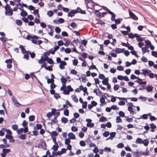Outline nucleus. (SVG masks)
<instances>
[{"instance_id":"6e6552de","label":"nucleus","mask_w":157,"mask_h":157,"mask_svg":"<svg viewBox=\"0 0 157 157\" xmlns=\"http://www.w3.org/2000/svg\"><path fill=\"white\" fill-rule=\"evenodd\" d=\"M12 100L14 105L16 107H18L21 105L17 101V99L14 96L12 97Z\"/></svg>"},{"instance_id":"f03ea898","label":"nucleus","mask_w":157,"mask_h":157,"mask_svg":"<svg viewBox=\"0 0 157 157\" xmlns=\"http://www.w3.org/2000/svg\"><path fill=\"white\" fill-rule=\"evenodd\" d=\"M5 9L6 10L5 13L6 15L9 16L12 15L13 13V10L9 5H6L5 7Z\"/></svg>"},{"instance_id":"0e129e2a","label":"nucleus","mask_w":157,"mask_h":157,"mask_svg":"<svg viewBox=\"0 0 157 157\" xmlns=\"http://www.w3.org/2000/svg\"><path fill=\"white\" fill-rule=\"evenodd\" d=\"M60 79L63 84H65L67 81V79L65 78H61Z\"/></svg>"},{"instance_id":"8fccbe9b","label":"nucleus","mask_w":157,"mask_h":157,"mask_svg":"<svg viewBox=\"0 0 157 157\" xmlns=\"http://www.w3.org/2000/svg\"><path fill=\"white\" fill-rule=\"evenodd\" d=\"M116 98H117V97L112 96L111 98V101L113 102H115L116 100Z\"/></svg>"},{"instance_id":"a18cd8bd","label":"nucleus","mask_w":157,"mask_h":157,"mask_svg":"<svg viewBox=\"0 0 157 157\" xmlns=\"http://www.w3.org/2000/svg\"><path fill=\"white\" fill-rule=\"evenodd\" d=\"M148 141L147 139H145L143 140V143L142 144H143L145 146H147L148 145Z\"/></svg>"},{"instance_id":"13d9d810","label":"nucleus","mask_w":157,"mask_h":157,"mask_svg":"<svg viewBox=\"0 0 157 157\" xmlns=\"http://www.w3.org/2000/svg\"><path fill=\"white\" fill-rule=\"evenodd\" d=\"M64 114L66 116H68L69 115V110L67 109L65 110L63 112Z\"/></svg>"},{"instance_id":"4c0bfd02","label":"nucleus","mask_w":157,"mask_h":157,"mask_svg":"<svg viewBox=\"0 0 157 157\" xmlns=\"http://www.w3.org/2000/svg\"><path fill=\"white\" fill-rule=\"evenodd\" d=\"M53 13L52 10L48 11L47 12V15L49 17H51L53 15Z\"/></svg>"},{"instance_id":"de8ad7c7","label":"nucleus","mask_w":157,"mask_h":157,"mask_svg":"<svg viewBox=\"0 0 157 157\" xmlns=\"http://www.w3.org/2000/svg\"><path fill=\"white\" fill-rule=\"evenodd\" d=\"M106 118L104 117H102L100 118L99 121L101 122H103L106 121Z\"/></svg>"},{"instance_id":"58836bf2","label":"nucleus","mask_w":157,"mask_h":157,"mask_svg":"<svg viewBox=\"0 0 157 157\" xmlns=\"http://www.w3.org/2000/svg\"><path fill=\"white\" fill-rule=\"evenodd\" d=\"M70 25L73 28H76L77 27V25L75 22H73L71 23Z\"/></svg>"},{"instance_id":"9d476101","label":"nucleus","mask_w":157,"mask_h":157,"mask_svg":"<svg viewBox=\"0 0 157 157\" xmlns=\"http://www.w3.org/2000/svg\"><path fill=\"white\" fill-rule=\"evenodd\" d=\"M6 138L9 140V141L10 142H14V140L13 138V137L11 135H6L5 136Z\"/></svg>"},{"instance_id":"a19ab883","label":"nucleus","mask_w":157,"mask_h":157,"mask_svg":"<svg viewBox=\"0 0 157 157\" xmlns=\"http://www.w3.org/2000/svg\"><path fill=\"white\" fill-rule=\"evenodd\" d=\"M119 88V85L118 84H115L113 86V89L114 90H117Z\"/></svg>"},{"instance_id":"7ed1b4c3","label":"nucleus","mask_w":157,"mask_h":157,"mask_svg":"<svg viewBox=\"0 0 157 157\" xmlns=\"http://www.w3.org/2000/svg\"><path fill=\"white\" fill-rule=\"evenodd\" d=\"M20 48L21 49L22 53L24 54V58L28 59L29 58V52L26 51L24 48V47L22 45H20Z\"/></svg>"},{"instance_id":"dca6fc26","label":"nucleus","mask_w":157,"mask_h":157,"mask_svg":"<svg viewBox=\"0 0 157 157\" xmlns=\"http://www.w3.org/2000/svg\"><path fill=\"white\" fill-rule=\"evenodd\" d=\"M124 49L117 48L113 51L117 53H119L122 52Z\"/></svg>"},{"instance_id":"2f4dec72","label":"nucleus","mask_w":157,"mask_h":157,"mask_svg":"<svg viewBox=\"0 0 157 157\" xmlns=\"http://www.w3.org/2000/svg\"><path fill=\"white\" fill-rule=\"evenodd\" d=\"M147 115L146 114H144L140 116V117L138 119H147Z\"/></svg>"},{"instance_id":"f3484780","label":"nucleus","mask_w":157,"mask_h":157,"mask_svg":"<svg viewBox=\"0 0 157 157\" xmlns=\"http://www.w3.org/2000/svg\"><path fill=\"white\" fill-rule=\"evenodd\" d=\"M109 13L111 15V20L113 21H114L115 20L116 15L110 10L109 11Z\"/></svg>"},{"instance_id":"423d86ee","label":"nucleus","mask_w":157,"mask_h":157,"mask_svg":"<svg viewBox=\"0 0 157 157\" xmlns=\"http://www.w3.org/2000/svg\"><path fill=\"white\" fill-rule=\"evenodd\" d=\"M10 151V150L9 149H3L2 152L1 154L2 157H5L6 154L9 153Z\"/></svg>"},{"instance_id":"c03bdc74","label":"nucleus","mask_w":157,"mask_h":157,"mask_svg":"<svg viewBox=\"0 0 157 157\" xmlns=\"http://www.w3.org/2000/svg\"><path fill=\"white\" fill-rule=\"evenodd\" d=\"M35 118V116L34 115L30 116L29 117V119L30 121H33Z\"/></svg>"},{"instance_id":"4d7b16f0","label":"nucleus","mask_w":157,"mask_h":157,"mask_svg":"<svg viewBox=\"0 0 157 157\" xmlns=\"http://www.w3.org/2000/svg\"><path fill=\"white\" fill-rule=\"evenodd\" d=\"M128 36L129 38L133 39L134 37H135V34H133L131 33L128 34Z\"/></svg>"},{"instance_id":"603ef678","label":"nucleus","mask_w":157,"mask_h":157,"mask_svg":"<svg viewBox=\"0 0 157 157\" xmlns=\"http://www.w3.org/2000/svg\"><path fill=\"white\" fill-rule=\"evenodd\" d=\"M78 63V62L77 59H75L73 61V64L74 66H77Z\"/></svg>"},{"instance_id":"39448f33","label":"nucleus","mask_w":157,"mask_h":157,"mask_svg":"<svg viewBox=\"0 0 157 157\" xmlns=\"http://www.w3.org/2000/svg\"><path fill=\"white\" fill-rule=\"evenodd\" d=\"M51 136L54 144H56V137L58 135V133L55 131H53L50 134Z\"/></svg>"},{"instance_id":"bb28decb","label":"nucleus","mask_w":157,"mask_h":157,"mask_svg":"<svg viewBox=\"0 0 157 157\" xmlns=\"http://www.w3.org/2000/svg\"><path fill=\"white\" fill-rule=\"evenodd\" d=\"M20 15L22 17H25L27 15V13L25 11L23 10L21 11Z\"/></svg>"},{"instance_id":"4be33fe9","label":"nucleus","mask_w":157,"mask_h":157,"mask_svg":"<svg viewBox=\"0 0 157 157\" xmlns=\"http://www.w3.org/2000/svg\"><path fill=\"white\" fill-rule=\"evenodd\" d=\"M81 90H82L85 93H86L87 94V95H88V93L87 91V89L86 87H84L82 86H81Z\"/></svg>"},{"instance_id":"cd10ccee","label":"nucleus","mask_w":157,"mask_h":157,"mask_svg":"<svg viewBox=\"0 0 157 157\" xmlns=\"http://www.w3.org/2000/svg\"><path fill=\"white\" fill-rule=\"evenodd\" d=\"M58 145L57 142H56V144H55V145L53 146L52 149L54 151H56L58 149Z\"/></svg>"},{"instance_id":"72a5a7b5","label":"nucleus","mask_w":157,"mask_h":157,"mask_svg":"<svg viewBox=\"0 0 157 157\" xmlns=\"http://www.w3.org/2000/svg\"><path fill=\"white\" fill-rule=\"evenodd\" d=\"M18 126L17 124H13L12 126V128L14 130H17L18 128Z\"/></svg>"},{"instance_id":"49530a36","label":"nucleus","mask_w":157,"mask_h":157,"mask_svg":"<svg viewBox=\"0 0 157 157\" xmlns=\"http://www.w3.org/2000/svg\"><path fill=\"white\" fill-rule=\"evenodd\" d=\"M118 148H122L124 147V145L123 143H120L118 144L117 146Z\"/></svg>"},{"instance_id":"6e6d98bb","label":"nucleus","mask_w":157,"mask_h":157,"mask_svg":"<svg viewBox=\"0 0 157 157\" xmlns=\"http://www.w3.org/2000/svg\"><path fill=\"white\" fill-rule=\"evenodd\" d=\"M79 144L80 146L82 147H84L86 145L85 142L83 140L81 141L80 142Z\"/></svg>"},{"instance_id":"a211bd4d","label":"nucleus","mask_w":157,"mask_h":157,"mask_svg":"<svg viewBox=\"0 0 157 157\" xmlns=\"http://www.w3.org/2000/svg\"><path fill=\"white\" fill-rule=\"evenodd\" d=\"M109 79L108 78H106L104 79H103L102 81V83L105 85H108V84Z\"/></svg>"},{"instance_id":"e2e57ef3","label":"nucleus","mask_w":157,"mask_h":157,"mask_svg":"<svg viewBox=\"0 0 157 157\" xmlns=\"http://www.w3.org/2000/svg\"><path fill=\"white\" fill-rule=\"evenodd\" d=\"M71 130L73 132H76L78 131V128L75 126H72L71 128Z\"/></svg>"},{"instance_id":"2eb2a0df","label":"nucleus","mask_w":157,"mask_h":157,"mask_svg":"<svg viewBox=\"0 0 157 157\" xmlns=\"http://www.w3.org/2000/svg\"><path fill=\"white\" fill-rule=\"evenodd\" d=\"M77 13L76 11L75 10H73L71 11L70 13H68L67 14L68 17H71L74 16L75 14Z\"/></svg>"},{"instance_id":"09e8293b","label":"nucleus","mask_w":157,"mask_h":157,"mask_svg":"<svg viewBox=\"0 0 157 157\" xmlns=\"http://www.w3.org/2000/svg\"><path fill=\"white\" fill-rule=\"evenodd\" d=\"M66 86L65 84H63L62 86L60 88V90L61 91H63L66 89Z\"/></svg>"},{"instance_id":"ddd939ff","label":"nucleus","mask_w":157,"mask_h":157,"mask_svg":"<svg viewBox=\"0 0 157 157\" xmlns=\"http://www.w3.org/2000/svg\"><path fill=\"white\" fill-rule=\"evenodd\" d=\"M39 146L41 147L44 150L47 149L46 144L45 143L44 141L41 142Z\"/></svg>"},{"instance_id":"4468645a","label":"nucleus","mask_w":157,"mask_h":157,"mask_svg":"<svg viewBox=\"0 0 157 157\" xmlns=\"http://www.w3.org/2000/svg\"><path fill=\"white\" fill-rule=\"evenodd\" d=\"M68 138L70 139L75 140L76 139L75 135L72 132H70L68 134Z\"/></svg>"},{"instance_id":"20e7f679","label":"nucleus","mask_w":157,"mask_h":157,"mask_svg":"<svg viewBox=\"0 0 157 157\" xmlns=\"http://www.w3.org/2000/svg\"><path fill=\"white\" fill-rule=\"evenodd\" d=\"M127 105L128 110L130 112V113L133 114L134 112L133 110V107H135V106L133 105V104L132 102L127 103Z\"/></svg>"},{"instance_id":"6ab92c4d","label":"nucleus","mask_w":157,"mask_h":157,"mask_svg":"<svg viewBox=\"0 0 157 157\" xmlns=\"http://www.w3.org/2000/svg\"><path fill=\"white\" fill-rule=\"evenodd\" d=\"M153 88V87L151 86H148L146 88V89L147 92H150L152 90Z\"/></svg>"},{"instance_id":"f704fd0d","label":"nucleus","mask_w":157,"mask_h":157,"mask_svg":"<svg viewBox=\"0 0 157 157\" xmlns=\"http://www.w3.org/2000/svg\"><path fill=\"white\" fill-rule=\"evenodd\" d=\"M117 69L118 71H123L124 69L123 67L121 66H117Z\"/></svg>"},{"instance_id":"774afa93","label":"nucleus","mask_w":157,"mask_h":157,"mask_svg":"<svg viewBox=\"0 0 157 157\" xmlns=\"http://www.w3.org/2000/svg\"><path fill=\"white\" fill-rule=\"evenodd\" d=\"M27 124H28L27 122L25 120H24L23 121L22 124L23 127H27Z\"/></svg>"},{"instance_id":"c85d7f7f","label":"nucleus","mask_w":157,"mask_h":157,"mask_svg":"<svg viewBox=\"0 0 157 157\" xmlns=\"http://www.w3.org/2000/svg\"><path fill=\"white\" fill-rule=\"evenodd\" d=\"M26 135L23 134L19 136V138L21 140H25L26 138Z\"/></svg>"},{"instance_id":"a878e982","label":"nucleus","mask_w":157,"mask_h":157,"mask_svg":"<svg viewBox=\"0 0 157 157\" xmlns=\"http://www.w3.org/2000/svg\"><path fill=\"white\" fill-rule=\"evenodd\" d=\"M2 130H3L4 131L6 132L7 134H8V135H12V132H11V130H10L6 128H3Z\"/></svg>"},{"instance_id":"412c9836","label":"nucleus","mask_w":157,"mask_h":157,"mask_svg":"<svg viewBox=\"0 0 157 157\" xmlns=\"http://www.w3.org/2000/svg\"><path fill=\"white\" fill-rule=\"evenodd\" d=\"M71 98L72 100L75 102L77 103L78 101V100L75 95H72Z\"/></svg>"},{"instance_id":"052dcab7","label":"nucleus","mask_w":157,"mask_h":157,"mask_svg":"<svg viewBox=\"0 0 157 157\" xmlns=\"http://www.w3.org/2000/svg\"><path fill=\"white\" fill-rule=\"evenodd\" d=\"M82 107L83 109H86L87 106V102L85 101L82 103Z\"/></svg>"},{"instance_id":"c756f323","label":"nucleus","mask_w":157,"mask_h":157,"mask_svg":"<svg viewBox=\"0 0 157 157\" xmlns=\"http://www.w3.org/2000/svg\"><path fill=\"white\" fill-rule=\"evenodd\" d=\"M139 98L142 101L145 102L147 100V98L145 97H143L142 96H140Z\"/></svg>"},{"instance_id":"69168bd1","label":"nucleus","mask_w":157,"mask_h":157,"mask_svg":"<svg viewBox=\"0 0 157 157\" xmlns=\"http://www.w3.org/2000/svg\"><path fill=\"white\" fill-rule=\"evenodd\" d=\"M122 120L119 117H117L116 118V122L117 123H120L121 122Z\"/></svg>"},{"instance_id":"bf43d9fd","label":"nucleus","mask_w":157,"mask_h":157,"mask_svg":"<svg viewBox=\"0 0 157 157\" xmlns=\"http://www.w3.org/2000/svg\"><path fill=\"white\" fill-rule=\"evenodd\" d=\"M111 109L113 110H119V108L116 105H113L111 106Z\"/></svg>"},{"instance_id":"864d4df0","label":"nucleus","mask_w":157,"mask_h":157,"mask_svg":"<svg viewBox=\"0 0 157 157\" xmlns=\"http://www.w3.org/2000/svg\"><path fill=\"white\" fill-rule=\"evenodd\" d=\"M151 55L155 57H157V51H152L151 52Z\"/></svg>"},{"instance_id":"0eeeda50","label":"nucleus","mask_w":157,"mask_h":157,"mask_svg":"<svg viewBox=\"0 0 157 157\" xmlns=\"http://www.w3.org/2000/svg\"><path fill=\"white\" fill-rule=\"evenodd\" d=\"M86 121L87 122L86 124V126L88 127H93L94 126V124L91 123L92 120L90 119H87Z\"/></svg>"},{"instance_id":"473e14b6","label":"nucleus","mask_w":157,"mask_h":157,"mask_svg":"<svg viewBox=\"0 0 157 157\" xmlns=\"http://www.w3.org/2000/svg\"><path fill=\"white\" fill-rule=\"evenodd\" d=\"M52 66H48V67H47L46 66V65H45L44 66V67L46 70L50 71H52Z\"/></svg>"},{"instance_id":"f8f14e48","label":"nucleus","mask_w":157,"mask_h":157,"mask_svg":"<svg viewBox=\"0 0 157 157\" xmlns=\"http://www.w3.org/2000/svg\"><path fill=\"white\" fill-rule=\"evenodd\" d=\"M141 71L142 72H141V74L145 76H146V75H148L149 73L150 72H151L150 70L147 69H143Z\"/></svg>"},{"instance_id":"5701e85b","label":"nucleus","mask_w":157,"mask_h":157,"mask_svg":"<svg viewBox=\"0 0 157 157\" xmlns=\"http://www.w3.org/2000/svg\"><path fill=\"white\" fill-rule=\"evenodd\" d=\"M135 143L136 144H142L143 143V140H142V139H141V138H138L135 142Z\"/></svg>"},{"instance_id":"c9c22d12","label":"nucleus","mask_w":157,"mask_h":157,"mask_svg":"<svg viewBox=\"0 0 157 157\" xmlns=\"http://www.w3.org/2000/svg\"><path fill=\"white\" fill-rule=\"evenodd\" d=\"M61 121L62 122L64 123H66L68 121V119L67 118L63 117L61 118Z\"/></svg>"},{"instance_id":"7c9ffc66","label":"nucleus","mask_w":157,"mask_h":157,"mask_svg":"<svg viewBox=\"0 0 157 157\" xmlns=\"http://www.w3.org/2000/svg\"><path fill=\"white\" fill-rule=\"evenodd\" d=\"M125 101L123 100H121L118 103V104L120 106H123L125 105Z\"/></svg>"},{"instance_id":"3c124183","label":"nucleus","mask_w":157,"mask_h":157,"mask_svg":"<svg viewBox=\"0 0 157 157\" xmlns=\"http://www.w3.org/2000/svg\"><path fill=\"white\" fill-rule=\"evenodd\" d=\"M67 90H68V91L70 92H72L73 90V89L71 87V86H68L67 87Z\"/></svg>"},{"instance_id":"79ce46f5","label":"nucleus","mask_w":157,"mask_h":157,"mask_svg":"<svg viewBox=\"0 0 157 157\" xmlns=\"http://www.w3.org/2000/svg\"><path fill=\"white\" fill-rule=\"evenodd\" d=\"M71 142L70 139L68 138H67L65 140V145H67L69 144L70 142Z\"/></svg>"},{"instance_id":"5fc2aeb1","label":"nucleus","mask_w":157,"mask_h":157,"mask_svg":"<svg viewBox=\"0 0 157 157\" xmlns=\"http://www.w3.org/2000/svg\"><path fill=\"white\" fill-rule=\"evenodd\" d=\"M109 134L110 133L109 132L105 131L104 133H103V135L104 136L107 137L108 136Z\"/></svg>"},{"instance_id":"e433bc0d","label":"nucleus","mask_w":157,"mask_h":157,"mask_svg":"<svg viewBox=\"0 0 157 157\" xmlns=\"http://www.w3.org/2000/svg\"><path fill=\"white\" fill-rule=\"evenodd\" d=\"M23 128H21L20 129H18L17 132L18 134H20L23 132Z\"/></svg>"},{"instance_id":"338daca9","label":"nucleus","mask_w":157,"mask_h":157,"mask_svg":"<svg viewBox=\"0 0 157 157\" xmlns=\"http://www.w3.org/2000/svg\"><path fill=\"white\" fill-rule=\"evenodd\" d=\"M0 40L1 41L3 42H4L6 41L7 40V39L6 38L4 37H0Z\"/></svg>"},{"instance_id":"680f3d73","label":"nucleus","mask_w":157,"mask_h":157,"mask_svg":"<svg viewBox=\"0 0 157 157\" xmlns=\"http://www.w3.org/2000/svg\"><path fill=\"white\" fill-rule=\"evenodd\" d=\"M126 121L128 122H132L133 121V119L131 118H129L127 117H125Z\"/></svg>"},{"instance_id":"b1692460","label":"nucleus","mask_w":157,"mask_h":157,"mask_svg":"<svg viewBox=\"0 0 157 157\" xmlns=\"http://www.w3.org/2000/svg\"><path fill=\"white\" fill-rule=\"evenodd\" d=\"M131 78L132 79H137L139 80H141V79L140 78L138 77H137L134 74H132L131 75Z\"/></svg>"},{"instance_id":"1a4fd4ad","label":"nucleus","mask_w":157,"mask_h":157,"mask_svg":"<svg viewBox=\"0 0 157 157\" xmlns=\"http://www.w3.org/2000/svg\"><path fill=\"white\" fill-rule=\"evenodd\" d=\"M129 13L130 17L133 20H137L138 19L137 17L132 11H129Z\"/></svg>"},{"instance_id":"37998d69","label":"nucleus","mask_w":157,"mask_h":157,"mask_svg":"<svg viewBox=\"0 0 157 157\" xmlns=\"http://www.w3.org/2000/svg\"><path fill=\"white\" fill-rule=\"evenodd\" d=\"M47 82L48 84H50V83H54V79H52V78L47 79Z\"/></svg>"},{"instance_id":"f257e3e1","label":"nucleus","mask_w":157,"mask_h":157,"mask_svg":"<svg viewBox=\"0 0 157 157\" xmlns=\"http://www.w3.org/2000/svg\"><path fill=\"white\" fill-rule=\"evenodd\" d=\"M145 42L146 44L145 47L142 48V51L143 54L149 52V50L148 49L149 47L151 50H153L155 48L154 46L151 44V42L150 41L146 40H145Z\"/></svg>"},{"instance_id":"ea45409f","label":"nucleus","mask_w":157,"mask_h":157,"mask_svg":"<svg viewBox=\"0 0 157 157\" xmlns=\"http://www.w3.org/2000/svg\"><path fill=\"white\" fill-rule=\"evenodd\" d=\"M16 23L17 25L20 26L22 25V22L21 20H17L16 21Z\"/></svg>"},{"instance_id":"9b49d317","label":"nucleus","mask_w":157,"mask_h":157,"mask_svg":"<svg viewBox=\"0 0 157 157\" xmlns=\"http://www.w3.org/2000/svg\"><path fill=\"white\" fill-rule=\"evenodd\" d=\"M67 64V63L64 61H62L59 65V68L61 69H63L65 68V66Z\"/></svg>"},{"instance_id":"393cba45","label":"nucleus","mask_w":157,"mask_h":157,"mask_svg":"<svg viewBox=\"0 0 157 157\" xmlns=\"http://www.w3.org/2000/svg\"><path fill=\"white\" fill-rule=\"evenodd\" d=\"M42 125L40 124H37L36 126L34 127V129H37V130L40 129L41 128Z\"/></svg>"},{"instance_id":"aec40b11","label":"nucleus","mask_w":157,"mask_h":157,"mask_svg":"<svg viewBox=\"0 0 157 157\" xmlns=\"http://www.w3.org/2000/svg\"><path fill=\"white\" fill-rule=\"evenodd\" d=\"M135 37L136 38L137 40L139 42H142L143 39L140 36L136 34H135Z\"/></svg>"}]
</instances>
